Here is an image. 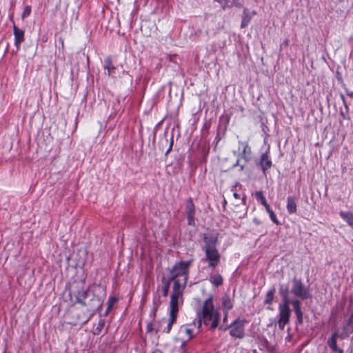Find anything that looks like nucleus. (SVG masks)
Segmentation results:
<instances>
[{"mask_svg": "<svg viewBox=\"0 0 353 353\" xmlns=\"http://www.w3.org/2000/svg\"><path fill=\"white\" fill-rule=\"evenodd\" d=\"M106 297V288L102 285H97L92 290V297L87 303V311L89 316L85 321H88L97 311L101 312L103 301Z\"/></svg>", "mask_w": 353, "mask_h": 353, "instance_id": "nucleus-1", "label": "nucleus"}, {"mask_svg": "<svg viewBox=\"0 0 353 353\" xmlns=\"http://www.w3.org/2000/svg\"><path fill=\"white\" fill-rule=\"evenodd\" d=\"M192 261L193 259H190L186 261H181L176 263L170 270V274L168 276V278L170 279V281H173L177 279V278L179 276H183V285H186L189 274V269L192 263Z\"/></svg>", "mask_w": 353, "mask_h": 353, "instance_id": "nucleus-2", "label": "nucleus"}, {"mask_svg": "<svg viewBox=\"0 0 353 353\" xmlns=\"http://www.w3.org/2000/svg\"><path fill=\"white\" fill-rule=\"evenodd\" d=\"M290 293L302 301L312 299L310 288L306 287L301 279L294 277L292 280Z\"/></svg>", "mask_w": 353, "mask_h": 353, "instance_id": "nucleus-3", "label": "nucleus"}, {"mask_svg": "<svg viewBox=\"0 0 353 353\" xmlns=\"http://www.w3.org/2000/svg\"><path fill=\"white\" fill-rule=\"evenodd\" d=\"M212 299V296H210L203 304L201 313L198 315L199 327H201L202 321L205 325H208L210 321H212L214 317L216 312H214Z\"/></svg>", "mask_w": 353, "mask_h": 353, "instance_id": "nucleus-4", "label": "nucleus"}, {"mask_svg": "<svg viewBox=\"0 0 353 353\" xmlns=\"http://www.w3.org/2000/svg\"><path fill=\"white\" fill-rule=\"evenodd\" d=\"M247 323L248 321L245 319H236L231 324L229 325V327H231L230 335L232 337L243 339L245 336V325Z\"/></svg>", "mask_w": 353, "mask_h": 353, "instance_id": "nucleus-5", "label": "nucleus"}, {"mask_svg": "<svg viewBox=\"0 0 353 353\" xmlns=\"http://www.w3.org/2000/svg\"><path fill=\"white\" fill-rule=\"evenodd\" d=\"M205 258L201 259L202 261H208V268L214 269L220 263L221 255L216 248L204 249Z\"/></svg>", "mask_w": 353, "mask_h": 353, "instance_id": "nucleus-6", "label": "nucleus"}, {"mask_svg": "<svg viewBox=\"0 0 353 353\" xmlns=\"http://www.w3.org/2000/svg\"><path fill=\"white\" fill-rule=\"evenodd\" d=\"M290 305H292L293 310L296 315L297 325H301L303 322V313L301 309V300L300 299H293L289 300Z\"/></svg>", "mask_w": 353, "mask_h": 353, "instance_id": "nucleus-7", "label": "nucleus"}, {"mask_svg": "<svg viewBox=\"0 0 353 353\" xmlns=\"http://www.w3.org/2000/svg\"><path fill=\"white\" fill-rule=\"evenodd\" d=\"M185 213L187 215L188 224L191 226H194L195 205L192 199L190 197L186 200Z\"/></svg>", "mask_w": 353, "mask_h": 353, "instance_id": "nucleus-8", "label": "nucleus"}, {"mask_svg": "<svg viewBox=\"0 0 353 353\" xmlns=\"http://www.w3.org/2000/svg\"><path fill=\"white\" fill-rule=\"evenodd\" d=\"M256 165L261 168L263 174H265L266 171L271 168L272 162L269 155V151H266L261 155L260 159L256 162Z\"/></svg>", "mask_w": 353, "mask_h": 353, "instance_id": "nucleus-9", "label": "nucleus"}, {"mask_svg": "<svg viewBox=\"0 0 353 353\" xmlns=\"http://www.w3.org/2000/svg\"><path fill=\"white\" fill-rule=\"evenodd\" d=\"M239 144L243 145V149L241 153H239L238 155L240 157V159H242L243 161L245 163H248L252 159V149L251 147L249 145L248 142L245 141H239Z\"/></svg>", "mask_w": 353, "mask_h": 353, "instance_id": "nucleus-10", "label": "nucleus"}, {"mask_svg": "<svg viewBox=\"0 0 353 353\" xmlns=\"http://www.w3.org/2000/svg\"><path fill=\"white\" fill-rule=\"evenodd\" d=\"M291 310L290 303H279V320L290 322Z\"/></svg>", "mask_w": 353, "mask_h": 353, "instance_id": "nucleus-11", "label": "nucleus"}, {"mask_svg": "<svg viewBox=\"0 0 353 353\" xmlns=\"http://www.w3.org/2000/svg\"><path fill=\"white\" fill-rule=\"evenodd\" d=\"M204 242V249L216 248L218 237L214 234H204L203 238Z\"/></svg>", "mask_w": 353, "mask_h": 353, "instance_id": "nucleus-12", "label": "nucleus"}, {"mask_svg": "<svg viewBox=\"0 0 353 353\" xmlns=\"http://www.w3.org/2000/svg\"><path fill=\"white\" fill-rule=\"evenodd\" d=\"M88 292L89 288L85 290L81 288L74 292V296L76 298V302L79 303L83 307L87 306V303L85 301V300L88 297Z\"/></svg>", "mask_w": 353, "mask_h": 353, "instance_id": "nucleus-13", "label": "nucleus"}, {"mask_svg": "<svg viewBox=\"0 0 353 353\" xmlns=\"http://www.w3.org/2000/svg\"><path fill=\"white\" fill-rule=\"evenodd\" d=\"M13 33L14 36V46L17 50H19L21 43L25 40L24 31L14 24Z\"/></svg>", "mask_w": 353, "mask_h": 353, "instance_id": "nucleus-14", "label": "nucleus"}, {"mask_svg": "<svg viewBox=\"0 0 353 353\" xmlns=\"http://www.w3.org/2000/svg\"><path fill=\"white\" fill-rule=\"evenodd\" d=\"M279 294L282 298L281 303H290L289 300L290 299L289 297V293L290 292L289 290L288 285L280 283L279 288Z\"/></svg>", "mask_w": 353, "mask_h": 353, "instance_id": "nucleus-15", "label": "nucleus"}, {"mask_svg": "<svg viewBox=\"0 0 353 353\" xmlns=\"http://www.w3.org/2000/svg\"><path fill=\"white\" fill-rule=\"evenodd\" d=\"M172 281L174 283L171 295L181 297L185 285H183V282L181 283L179 279H175Z\"/></svg>", "mask_w": 353, "mask_h": 353, "instance_id": "nucleus-16", "label": "nucleus"}, {"mask_svg": "<svg viewBox=\"0 0 353 353\" xmlns=\"http://www.w3.org/2000/svg\"><path fill=\"white\" fill-rule=\"evenodd\" d=\"M179 296H170V314L173 316H178L179 312Z\"/></svg>", "mask_w": 353, "mask_h": 353, "instance_id": "nucleus-17", "label": "nucleus"}, {"mask_svg": "<svg viewBox=\"0 0 353 353\" xmlns=\"http://www.w3.org/2000/svg\"><path fill=\"white\" fill-rule=\"evenodd\" d=\"M103 68L107 70L109 76L114 74L116 68L112 65V61L110 56L105 57L103 61Z\"/></svg>", "mask_w": 353, "mask_h": 353, "instance_id": "nucleus-18", "label": "nucleus"}, {"mask_svg": "<svg viewBox=\"0 0 353 353\" xmlns=\"http://www.w3.org/2000/svg\"><path fill=\"white\" fill-rule=\"evenodd\" d=\"M296 199L294 196H288L287 199V210L289 214L296 212Z\"/></svg>", "mask_w": 353, "mask_h": 353, "instance_id": "nucleus-19", "label": "nucleus"}, {"mask_svg": "<svg viewBox=\"0 0 353 353\" xmlns=\"http://www.w3.org/2000/svg\"><path fill=\"white\" fill-rule=\"evenodd\" d=\"M252 19V15L247 8L243 10L241 28H244L248 26Z\"/></svg>", "mask_w": 353, "mask_h": 353, "instance_id": "nucleus-20", "label": "nucleus"}, {"mask_svg": "<svg viewBox=\"0 0 353 353\" xmlns=\"http://www.w3.org/2000/svg\"><path fill=\"white\" fill-rule=\"evenodd\" d=\"M339 216L343 219L350 226L353 228V213L351 212H339Z\"/></svg>", "mask_w": 353, "mask_h": 353, "instance_id": "nucleus-21", "label": "nucleus"}, {"mask_svg": "<svg viewBox=\"0 0 353 353\" xmlns=\"http://www.w3.org/2000/svg\"><path fill=\"white\" fill-rule=\"evenodd\" d=\"M276 289L272 287L266 294L263 303L265 305H272L274 299Z\"/></svg>", "mask_w": 353, "mask_h": 353, "instance_id": "nucleus-22", "label": "nucleus"}, {"mask_svg": "<svg viewBox=\"0 0 353 353\" xmlns=\"http://www.w3.org/2000/svg\"><path fill=\"white\" fill-rule=\"evenodd\" d=\"M327 345L334 352L343 353V350L337 346L336 339L329 338Z\"/></svg>", "mask_w": 353, "mask_h": 353, "instance_id": "nucleus-23", "label": "nucleus"}, {"mask_svg": "<svg viewBox=\"0 0 353 353\" xmlns=\"http://www.w3.org/2000/svg\"><path fill=\"white\" fill-rule=\"evenodd\" d=\"M210 281L213 285L219 287L223 285V279L220 274H216L210 276Z\"/></svg>", "mask_w": 353, "mask_h": 353, "instance_id": "nucleus-24", "label": "nucleus"}, {"mask_svg": "<svg viewBox=\"0 0 353 353\" xmlns=\"http://www.w3.org/2000/svg\"><path fill=\"white\" fill-rule=\"evenodd\" d=\"M162 282L164 284L162 288V294L164 297H166L168 295L170 284L172 282V281H170L168 278L166 279L163 277L162 279Z\"/></svg>", "mask_w": 353, "mask_h": 353, "instance_id": "nucleus-25", "label": "nucleus"}, {"mask_svg": "<svg viewBox=\"0 0 353 353\" xmlns=\"http://www.w3.org/2000/svg\"><path fill=\"white\" fill-rule=\"evenodd\" d=\"M255 198L259 202L261 203V205H263L265 207V210L270 208V205L267 203L265 197L264 196L261 191L256 192Z\"/></svg>", "mask_w": 353, "mask_h": 353, "instance_id": "nucleus-26", "label": "nucleus"}, {"mask_svg": "<svg viewBox=\"0 0 353 353\" xmlns=\"http://www.w3.org/2000/svg\"><path fill=\"white\" fill-rule=\"evenodd\" d=\"M222 305L227 309V310H230L233 307V303L231 301V299L229 295L225 294L222 298Z\"/></svg>", "mask_w": 353, "mask_h": 353, "instance_id": "nucleus-27", "label": "nucleus"}, {"mask_svg": "<svg viewBox=\"0 0 353 353\" xmlns=\"http://www.w3.org/2000/svg\"><path fill=\"white\" fill-rule=\"evenodd\" d=\"M117 299L114 296H110L108 301V307L103 314V316H107L112 308L113 305L117 303Z\"/></svg>", "mask_w": 353, "mask_h": 353, "instance_id": "nucleus-28", "label": "nucleus"}, {"mask_svg": "<svg viewBox=\"0 0 353 353\" xmlns=\"http://www.w3.org/2000/svg\"><path fill=\"white\" fill-rule=\"evenodd\" d=\"M176 319H177L176 316H173V315L170 314V318L168 321V325L163 330L165 333H167V334L170 333V332L172 329V325L176 321Z\"/></svg>", "mask_w": 353, "mask_h": 353, "instance_id": "nucleus-29", "label": "nucleus"}, {"mask_svg": "<svg viewBox=\"0 0 353 353\" xmlns=\"http://www.w3.org/2000/svg\"><path fill=\"white\" fill-rule=\"evenodd\" d=\"M220 316H221L220 313H219L218 312H216L214 315V317L212 318V323H211V325L210 327V329L211 330H214V329H216L218 327L219 323L220 321Z\"/></svg>", "mask_w": 353, "mask_h": 353, "instance_id": "nucleus-30", "label": "nucleus"}, {"mask_svg": "<svg viewBox=\"0 0 353 353\" xmlns=\"http://www.w3.org/2000/svg\"><path fill=\"white\" fill-rule=\"evenodd\" d=\"M343 330H347L351 333L353 332V314H350L345 325L343 326Z\"/></svg>", "mask_w": 353, "mask_h": 353, "instance_id": "nucleus-31", "label": "nucleus"}, {"mask_svg": "<svg viewBox=\"0 0 353 353\" xmlns=\"http://www.w3.org/2000/svg\"><path fill=\"white\" fill-rule=\"evenodd\" d=\"M105 321L104 319H100L98 322L97 327L94 329L93 334L94 335H99L101 332L103 328L105 326Z\"/></svg>", "mask_w": 353, "mask_h": 353, "instance_id": "nucleus-32", "label": "nucleus"}, {"mask_svg": "<svg viewBox=\"0 0 353 353\" xmlns=\"http://www.w3.org/2000/svg\"><path fill=\"white\" fill-rule=\"evenodd\" d=\"M266 211L269 214L270 218L272 221V222L276 225H279L280 222L277 219L276 214H274V211L270 208V207L268 208Z\"/></svg>", "mask_w": 353, "mask_h": 353, "instance_id": "nucleus-33", "label": "nucleus"}, {"mask_svg": "<svg viewBox=\"0 0 353 353\" xmlns=\"http://www.w3.org/2000/svg\"><path fill=\"white\" fill-rule=\"evenodd\" d=\"M30 13H31V7L30 6H26L23 9V13L21 14V18L25 19V18L28 17V16H30Z\"/></svg>", "mask_w": 353, "mask_h": 353, "instance_id": "nucleus-34", "label": "nucleus"}, {"mask_svg": "<svg viewBox=\"0 0 353 353\" xmlns=\"http://www.w3.org/2000/svg\"><path fill=\"white\" fill-rule=\"evenodd\" d=\"M350 334H352L350 332L343 329V332L341 334H339V338H340L342 340L345 339V338L349 336Z\"/></svg>", "mask_w": 353, "mask_h": 353, "instance_id": "nucleus-35", "label": "nucleus"}, {"mask_svg": "<svg viewBox=\"0 0 353 353\" xmlns=\"http://www.w3.org/2000/svg\"><path fill=\"white\" fill-rule=\"evenodd\" d=\"M340 98L341 99L342 101H343V103L344 105V107H345V109L347 112V114L349 113V108H348V105L347 104V102H346V100H345V97L344 96L343 94H340Z\"/></svg>", "mask_w": 353, "mask_h": 353, "instance_id": "nucleus-36", "label": "nucleus"}, {"mask_svg": "<svg viewBox=\"0 0 353 353\" xmlns=\"http://www.w3.org/2000/svg\"><path fill=\"white\" fill-rule=\"evenodd\" d=\"M241 161H243V159H240V157L238 155L236 162L232 165L230 169H234L236 167H239Z\"/></svg>", "mask_w": 353, "mask_h": 353, "instance_id": "nucleus-37", "label": "nucleus"}, {"mask_svg": "<svg viewBox=\"0 0 353 353\" xmlns=\"http://www.w3.org/2000/svg\"><path fill=\"white\" fill-rule=\"evenodd\" d=\"M288 322L287 321H283L281 320H278V325L280 330H284L285 325L288 324Z\"/></svg>", "mask_w": 353, "mask_h": 353, "instance_id": "nucleus-38", "label": "nucleus"}, {"mask_svg": "<svg viewBox=\"0 0 353 353\" xmlns=\"http://www.w3.org/2000/svg\"><path fill=\"white\" fill-rule=\"evenodd\" d=\"M290 40L289 39L286 38L283 42L280 45V48L282 49L283 48H287L289 46Z\"/></svg>", "mask_w": 353, "mask_h": 353, "instance_id": "nucleus-39", "label": "nucleus"}, {"mask_svg": "<svg viewBox=\"0 0 353 353\" xmlns=\"http://www.w3.org/2000/svg\"><path fill=\"white\" fill-rule=\"evenodd\" d=\"M185 332L188 335L189 339H191L193 338L192 330L191 329L185 328Z\"/></svg>", "mask_w": 353, "mask_h": 353, "instance_id": "nucleus-40", "label": "nucleus"}, {"mask_svg": "<svg viewBox=\"0 0 353 353\" xmlns=\"http://www.w3.org/2000/svg\"><path fill=\"white\" fill-rule=\"evenodd\" d=\"M336 79H337V81H339V83L342 84L343 86H345V84L343 83V78L341 76V74H339V72H337L336 73Z\"/></svg>", "mask_w": 353, "mask_h": 353, "instance_id": "nucleus-41", "label": "nucleus"}, {"mask_svg": "<svg viewBox=\"0 0 353 353\" xmlns=\"http://www.w3.org/2000/svg\"><path fill=\"white\" fill-rule=\"evenodd\" d=\"M247 163H245L243 161H241V163H240V165H239V171L240 172H243L245 169V164Z\"/></svg>", "mask_w": 353, "mask_h": 353, "instance_id": "nucleus-42", "label": "nucleus"}, {"mask_svg": "<svg viewBox=\"0 0 353 353\" xmlns=\"http://www.w3.org/2000/svg\"><path fill=\"white\" fill-rule=\"evenodd\" d=\"M146 330L148 332H150L154 330L152 323H148L147 327H146Z\"/></svg>", "mask_w": 353, "mask_h": 353, "instance_id": "nucleus-43", "label": "nucleus"}, {"mask_svg": "<svg viewBox=\"0 0 353 353\" xmlns=\"http://www.w3.org/2000/svg\"><path fill=\"white\" fill-rule=\"evenodd\" d=\"M340 115L341 116V117L344 119H349L350 117L348 116V113L347 114V112L345 111V112H344L343 111H341L340 112Z\"/></svg>", "mask_w": 353, "mask_h": 353, "instance_id": "nucleus-44", "label": "nucleus"}, {"mask_svg": "<svg viewBox=\"0 0 353 353\" xmlns=\"http://www.w3.org/2000/svg\"><path fill=\"white\" fill-rule=\"evenodd\" d=\"M185 344V342H183L181 349L179 350H178L176 353H186L185 350H184Z\"/></svg>", "mask_w": 353, "mask_h": 353, "instance_id": "nucleus-45", "label": "nucleus"}, {"mask_svg": "<svg viewBox=\"0 0 353 353\" xmlns=\"http://www.w3.org/2000/svg\"><path fill=\"white\" fill-rule=\"evenodd\" d=\"M339 336V332L337 330H336L332 334V336L330 337L331 339H336Z\"/></svg>", "mask_w": 353, "mask_h": 353, "instance_id": "nucleus-46", "label": "nucleus"}, {"mask_svg": "<svg viewBox=\"0 0 353 353\" xmlns=\"http://www.w3.org/2000/svg\"><path fill=\"white\" fill-rule=\"evenodd\" d=\"M172 145H173V139H172L170 146H169L168 149L167 150V151L165 152V155H167L168 153L170 152V151L172 150Z\"/></svg>", "mask_w": 353, "mask_h": 353, "instance_id": "nucleus-47", "label": "nucleus"}, {"mask_svg": "<svg viewBox=\"0 0 353 353\" xmlns=\"http://www.w3.org/2000/svg\"><path fill=\"white\" fill-rule=\"evenodd\" d=\"M345 90H346V94L347 95H348L350 97L352 98L353 99V91L352 92H350L347 89L345 88Z\"/></svg>", "mask_w": 353, "mask_h": 353, "instance_id": "nucleus-48", "label": "nucleus"}, {"mask_svg": "<svg viewBox=\"0 0 353 353\" xmlns=\"http://www.w3.org/2000/svg\"><path fill=\"white\" fill-rule=\"evenodd\" d=\"M230 328H231V327H229V325H226L225 327H223V326L219 327V330H223V331H226Z\"/></svg>", "mask_w": 353, "mask_h": 353, "instance_id": "nucleus-49", "label": "nucleus"}, {"mask_svg": "<svg viewBox=\"0 0 353 353\" xmlns=\"http://www.w3.org/2000/svg\"><path fill=\"white\" fill-rule=\"evenodd\" d=\"M228 312H226L225 314V316L223 317V322L224 323H226L227 321H228Z\"/></svg>", "mask_w": 353, "mask_h": 353, "instance_id": "nucleus-50", "label": "nucleus"}, {"mask_svg": "<svg viewBox=\"0 0 353 353\" xmlns=\"http://www.w3.org/2000/svg\"><path fill=\"white\" fill-rule=\"evenodd\" d=\"M253 222L256 224V225H259L261 223V221L259 220H258L256 218H254L253 219Z\"/></svg>", "mask_w": 353, "mask_h": 353, "instance_id": "nucleus-51", "label": "nucleus"}, {"mask_svg": "<svg viewBox=\"0 0 353 353\" xmlns=\"http://www.w3.org/2000/svg\"><path fill=\"white\" fill-rule=\"evenodd\" d=\"M233 196H234V198H236V199H239V198H240L239 194L238 193H236V192H234V193L233 194Z\"/></svg>", "mask_w": 353, "mask_h": 353, "instance_id": "nucleus-52", "label": "nucleus"}, {"mask_svg": "<svg viewBox=\"0 0 353 353\" xmlns=\"http://www.w3.org/2000/svg\"><path fill=\"white\" fill-rule=\"evenodd\" d=\"M242 203H243L244 205H245V203H246V197H245V196H244V197H243V198H242Z\"/></svg>", "mask_w": 353, "mask_h": 353, "instance_id": "nucleus-53", "label": "nucleus"}, {"mask_svg": "<svg viewBox=\"0 0 353 353\" xmlns=\"http://www.w3.org/2000/svg\"><path fill=\"white\" fill-rule=\"evenodd\" d=\"M165 322H167V319H166L165 318H163V319H162L161 320L160 323H165Z\"/></svg>", "mask_w": 353, "mask_h": 353, "instance_id": "nucleus-54", "label": "nucleus"}, {"mask_svg": "<svg viewBox=\"0 0 353 353\" xmlns=\"http://www.w3.org/2000/svg\"><path fill=\"white\" fill-rule=\"evenodd\" d=\"M159 331H160V327H157V328L156 329V333H157V332H159Z\"/></svg>", "mask_w": 353, "mask_h": 353, "instance_id": "nucleus-55", "label": "nucleus"}, {"mask_svg": "<svg viewBox=\"0 0 353 353\" xmlns=\"http://www.w3.org/2000/svg\"><path fill=\"white\" fill-rule=\"evenodd\" d=\"M156 310H157V309H155V310H154V311L153 312L154 316H155V314H156Z\"/></svg>", "mask_w": 353, "mask_h": 353, "instance_id": "nucleus-56", "label": "nucleus"}, {"mask_svg": "<svg viewBox=\"0 0 353 353\" xmlns=\"http://www.w3.org/2000/svg\"><path fill=\"white\" fill-rule=\"evenodd\" d=\"M352 314H353V312L352 313Z\"/></svg>", "mask_w": 353, "mask_h": 353, "instance_id": "nucleus-57", "label": "nucleus"}]
</instances>
